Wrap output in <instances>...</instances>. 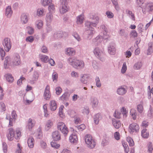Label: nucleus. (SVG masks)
<instances>
[{"label": "nucleus", "instance_id": "obj_37", "mask_svg": "<svg viewBox=\"0 0 153 153\" xmlns=\"http://www.w3.org/2000/svg\"><path fill=\"white\" fill-rule=\"evenodd\" d=\"M53 125L52 121L51 120L48 121L45 126V127L48 130L50 129Z\"/></svg>", "mask_w": 153, "mask_h": 153}, {"label": "nucleus", "instance_id": "obj_3", "mask_svg": "<svg viewBox=\"0 0 153 153\" xmlns=\"http://www.w3.org/2000/svg\"><path fill=\"white\" fill-rule=\"evenodd\" d=\"M139 126L138 124L132 123L128 126V131L131 134H135L139 131Z\"/></svg>", "mask_w": 153, "mask_h": 153}, {"label": "nucleus", "instance_id": "obj_25", "mask_svg": "<svg viewBox=\"0 0 153 153\" xmlns=\"http://www.w3.org/2000/svg\"><path fill=\"white\" fill-rule=\"evenodd\" d=\"M112 122L114 127L117 129L119 128L121 126V123L118 120L114 119L112 120Z\"/></svg>", "mask_w": 153, "mask_h": 153}, {"label": "nucleus", "instance_id": "obj_21", "mask_svg": "<svg viewBox=\"0 0 153 153\" xmlns=\"http://www.w3.org/2000/svg\"><path fill=\"white\" fill-rule=\"evenodd\" d=\"M49 105L50 109L52 111H54L57 108V105L56 102L55 100H52L50 101Z\"/></svg>", "mask_w": 153, "mask_h": 153}, {"label": "nucleus", "instance_id": "obj_8", "mask_svg": "<svg viewBox=\"0 0 153 153\" xmlns=\"http://www.w3.org/2000/svg\"><path fill=\"white\" fill-rule=\"evenodd\" d=\"M141 8L144 13H146V12H151L153 10V3H147L145 6H143Z\"/></svg>", "mask_w": 153, "mask_h": 153}, {"label": "nucleus", "instance_id": "obj_2", "mask_svg": "<svg viewBox=\"0 0 153 153\" xmlns=\"http://www.w3.org/2000/svg\"><path fill=\"white\" fill-rule=\"evenodd\" d=\"M95 56L102 62L104 61V54L103 51L98 47L95 48L93 51Z\"/></svg>", "mask_w": 153, "mask_h": 153}, {"label": "nucleus", "instance_id": "obj_6", "mask_svg": "<svg viewBox=\"0 0 153 153\" xmlns=\"http://www.w3.org/2000/svg\"><path fill=\"white\" fill-rule=\"evenodd\" d=\"M84 63L81 60L74 59V60L73 67L75 68L79 69L84 67Z\"/></svg>", "mask_w": 153, "mask_h": 153}, {"label": "nucleus", "instance_id": "obj_49", "mask_svg": "<svg viewBox=\"0 0 153 153\" xmlns=\"http://www.w3.org/2000/svg\"><path fill=\"white\" fill-rule=\"evenodd\" d=\"M114 117L118 119H119L121 117L122 115L121 112L117 111V112L116 111H115L114 114Z\"/></svg>", "mask_w": 153, "mask_h": 153}, {"label": "nucleus", "instance_id": "obj_13", "mask_svg": "<svg viewBox=\"0 0 153 153\" xmlns=\"http://www.w3.org/2000/svg\"><path fill=\"white\" fill-rule=\"evenodd\" d=\"M50 87L49 85H47L45 88L44 94V98L46 100H49L51 98V94L50 91Z\"/></svg>", "mask_w": 153, "mask_h": 153}, {"label": "nucleus", "instance_id": "obj_56", "mask_svg": "<svg viewBox=\"0 0 153 153\" xmlns=\"http://www.w3.org/2000/svg\"><path fill=\"white\" fill-rule=\"evenodd\" d=\"M64 107L63 105H61L59 108V114L60 117H63V114L62 111Z\"/></svg>", "mask_w": 153, "mask_h": 153}, {"label": "nucleus", "instance_id": "obj_15", "mask_svg": "<svg viewBox=\"0 0 153 153\" xmlns=\"http://www.w3.org/2000/svg\"><path fill=\"white\" fill-rule=\"evenodd\" d=\"M21 63L20 59L19 56L15 57L13 60L12 64H10L12 66L19 65Z\"/></svg>", "mask_w": 153, "mask_h": 153}, {"label": "nucleus", "instance_id": "obj_45", "mask_svg": "<svg viewBox=\"0 0 153 153\" xmlns=\"http://www.w3.org/2000/svg\"><path fill=\"white\" fill-rule=\"evenodd\" d=\"M35 123L34 122H32V120L31 119H29L28 121V128H31L35 125Z\"/></svg>", "mask_w": 153, "mask_h": 153}, {"label": "nucleus", "instance_id": "obj_59", "mask_svg": "<svg viewBox=\"0 0 153 153\" xmlns=\"http://www.w3.org/2000/svg\"><path fill=\"white\" fill-rule=\"evenodd\" d=\"M152 150H153V148L152 143L149 142L148 145V151L149 153H152Z\"/></svg>", "mask_w": 153, "mask_h": 153}, {"label": "nucleus", "instance_id": "obj_53", "mask_svg": "<svg viewBox=\"0 0 153 153\" xmlns=\"http://www.w3.org/2000/svg\"><path fill=\"white\" fill-rule=\"evenodd\" d=\"M127 140L130 146H133L134 145V142L132 139L130 137H128Z\"/></svg>", "mask_w": 153, "mask_h": 153}, {"label": "nucleus", "instance_id": "obj_31", "mask_svg": "<svg viewBox=\"0 0 153 153\" xmlns=\"http://www.w3.org/2000/svg\"><path fill=\"white\" fill-rule=\"evenodd\" d=\"M141 135L143 137L145 138H147L149 136V133L147 131V130L146 128L143 129L141 131Z\"/></svg>", "mask_w": 153, "mask_h": 153}, {"label": "nucleus", "instance_id": "obj_28", "mask_svg": "<svg viewBox=\"0 0 153 153\" xmlns=\"http://www.w3.org/2000/svg\"><path fill=\"white\" fill-rule=\"evenodd\" d=\"M84 15L83 14H81L78 16L76 18V23L78 24H81L84 20Z\"/></svg>", "mask_w": 153, "mask_h": 153}, {"label": "nucleus", "instance_id": "obj_4", "mask_svg": "<svg viewBox=\"0 0 153 153\" xmlns=\"http://www.w3.org/2000/svg\"><path fill=\"white\" fill-rule=\"evenodd\" d=\"M57 128L58 130H60L65 136H66L68 132L67 127L62 122H59L58 124Z\"/></svg>", "mask_w": 153, "mask_h": 153}, {"label": "nucleus", "instance_id": "obj_23", "mask_svg": "<svg viewBox=\"0 0 153 153\" xmlns=\"http://www.w3.org/2000/svg\"><path fill=\"white\" fill-rule=\"evenodd\" d=\"M102 118V116L100 114H96L94 117V123L96 124H97L99 123V121Z\"/></svg>", "mask_w": 153, "mask_h": 153}, {"label": "nucleus", "instance_id": "obj_54", "mask_svg": "<svg viewBox=\"0 0 153 153\" xmlns=\"http://www.w3.org/2000/svg\"><path fill=\"white\" fill-rule=\"evenodd\" d=\"M96 82V85L98 87H100L101 86V83L100 82V79L99 77H96L95 79Z\"/></svg>", "mask_w": 153, "mask_h": 153}, {"label": "nucleus", "instance_id": "obj_34", "mask_svg": "<svg viewBox=\"0 0 153 153\" xmlns=\"http://www.w3.org/2000/svg\"><path fill=\"white\" fill-rule=\"evenodd\" d=\"M130 114L134 120H135L136 119L137 113L136 110L134 109H131L130 111Z\"/></svg>", "mask_w": 153, "mask_h": 153}, {"label": "nucleus", "instance_id": "obj_10", "mask_svg": "<svg viewBox=\"0 0 153 153\" xmlns=\"http://www.w3.org/2000/svg\"><path fill=\"white\" fill-rule=\"evenodd\" d=\"M127 91L126 87L125 86H121L117 90V93L119 95H123L126 94Z\"/></svg>", "mask_w": 153, "mask_h": 153}, {"label": "nucleus", "instance_id": "obj_40", "mask_svg": "<svg viewBox=\"0 0 153 153\" xmlns=\"http://www.w3.org/2000/svg\"><path fill=\"white\" fill-rule=\"evenodd\" d=\"M147 116L148 117L150 118L153 117V108L150 105L148 112Z\"/></svg>", "mask_w": 153, "mask_h": 153}, {"label": "nucleus", "instance_id": "obj_35", "mask_svg": "<svg viewBox=\"0 0 153 153\" xmlns=\"http://www.w3.org/2000/svg\"><path fill=\"white\" fill-rule=\"evenodd\" d=\"M39 56L40 59L42 62L45 63L47 62L48 59V57L47 56L44 55H40Z\"/></svg>", "mask_w": 153, "mask_h": 153}, {"label": "nucleus", "instance_id": "obj_9", "mask_svg": "<svg viewBox=\"0 0 153 153\" xmlns=\"http://www.w3.org/2000/svg\"><path fill=\"white\" fill-rule=\"evenodd\" d=\"M9 133L7 135V137L8 140L12 141L15 138V131L12 128L8 129Z\"/></svg>", "mask_w": 153, "mask_h": 153}, {"label": "nucleus", "instance_id": "obj_39", "mask_svg": "<svg viewBox=\"0 0 153 153\" xmlns=\"http://www.w3.org/2000/svg\"><path fill=\"white\" fill-rule=\"evenodd\" d=\"M10 58L8 56H7L5 58V60L4 62V67L5 68L8 67V66L9 64V62L10 61Z\"/></svg>", "mask_w": 153, "mask_h": 153}, {"label": "nucleus", "instance_id": "obj_20", "mask_svg": "<svg viewBox=\"0 0 153 153\" xmlns=\"http://www.w3.org/2000/svg\"><path fill=\"white\" fill-rule=\"evenodd\" d=\"M64 34L67 35V33L66 32L63 33L62 31H58L54 33L53 36L55 38H58L64 36Z\"/></svg>", "mask_w": 153, "mask_h": 153}, {"label": "nucleus", "instance_id": "obj_1", "mask_svg": "<svg viewBox=\"0 0 153 153\" xmlns=\"http://www.w3.org/2000/svg\"><path fill=\"white\" fill-rule=\"evenodd\" d=\"M85 143L87 146L90 149H93L96 145V140L93 139L90 134H87L84 137Z\"/></svg>", "mask_w": 153, "mask_h": 153}, {"label": "nucleus", "instance_id": "obj_50", "mask_svg": "<svg viewBox=\"0 0 153 153\" xmlns=\"http://www.w3.org/2000/svg\"><path fill=\"white\" fill-rule=\"evenodd\" d=\"M0 109L1 112L4 111L6 110V106L3 102H1L0 103Z\"/></svg>", "mask_w": 153, "mask_h": 153}, {"label": "nucleus", "instance_id": "obj_12", "mask_svg": "<svg viewBox=\"0 0 153 153\" xmlns=\"http://www.w3.org/2000/svg\"><path fill=\"white\" fill-rule=\"evenodd\" d=\"M52 137L54 141H58L61 139V134L58 131H55L52 133Z\"/></svg>", "mask_w": 153, "mask_h": 153}, {"label": "nucleus", "instance_id": "obj_27", "mask_svg": "<svg viewBox=\"0 0 153 153\" xmlns=\"http://www.w3.org/2000/svg\"><path fill=\"white\" fill-rule=\"evenodd\" d=\"M27 143L28 146L30 148L33 147L34 140L32 137H29L27 140Z\"/></svg>", "mask_w": 153, "mask_h": 153}, {"label": "nucleus", "instance_id": "obj_63", "mask_svg": "<svg viewBox=\"0 0 153 153\" xmlns=\"http://www.w3.org/2000/svg\"><path fill=\"white\" fill-rule=\"evenodd\" d=\"M137 110L139 113H142L143 110L142 105L141 104L138 105L137 106Z\"/></svg>", "mask_w": 153, "mask_h": 153}, {"label": "nucleus", "instance_id": "obj_16", "mask_svg": "<svg viewBox=\"0 0 153 153\" xmlns=\"http://www.w3.org/2000/svg\"><path fill=\"white\" fill-rule=\"evenodd\" d=\"M85 27L86 30L91 29V28H93L92 27H96V24L93 23V22L87 21L85 23Z\"/></svg>", "mask_w": 153, "mask_h": 153}, {"label": "nucleus", "instance_id": "obj_61", "mask_svg": "<svg viewBox=\"0 0 153 153\" xmlns=\"http://www.w3.org/2000/svg\"><path fill=\"white\" fill-rule=\"evenodd\" d=\"M49 5H50L48 7V10L49 11V12H51V13H52L54 10V5L52 3Z\"/></svg>", "mask_w": 153, "mask_h": 153}, {"label": "nucleus", "instance_id": "obj_52", "mask_svg": "<svg viewBox=\"0 0 153 153\" xmlns=\"http://www.w3.org/2000/svg\"><path fill=\"white\" fill-rule=\"evenodd\" d=\"M46 26V29L47 33H48L52 30V28L50 24L47 23Z\"/></svg>", "mask_w": 153, "mask_h": 153}, {"label": "nucleus", "instance_id": "obj_36", "mask_svg": "<svg viewBox=\"0 0 153 153\" xmlns=\"http://www.w3.org/2000/svg\"><path fill=\"white\" fill-rule=\"evenodd\" d=\"M5 76L7 80L9 82H12L13 81V78L11 74H6V75H5Z\"/></svg>", "mask_w": 153, "mask_h": 153}, {"label": "nucleus", "instance_id": "obj_60", "mask_svg": "<svg viewBox=\"0 0 153 153\" xmlns=\"http://www.w3.org/2000/svg\"><path fill=\"white\" fill-rule=\"evenodd\" d=\"M51 144L52 147L56 149L59 148L60 146L59 144H57L55 142H51Z\"/></svg>", "mask_w": 153, "mask_h": 153}, {"label": "nucleus", "instance_id": "obj_30", "mask_svg": "<svg viewBox=\"0 0 153 153\" xmlns=\"http://www.w3.org/2000/svg\"><path fill=\"white\" fill-rule=\"evenodd\" d=\"M52 0H41V3L44 6H46L52 3Z\"/></svg>", "mask_w": 153, "mask_h": 153}, {"label": "nucleus", "instance_id": "obj_26", "mask_svg": "<svg viewBox=\"0 0 153 153\" xmlns=\"http://www.w3.org/2000/svg\"><path fill=\"white\" fill-rule=\"evenodd\" d=\"M86 33L88 35V38L91 39L92 37L94 34L95 33V31L94 28H91V29H87L86 31Z\"/></svg>", "mask_w": 153, "mask_h": 153}, {"label": "nucleus", "instance_id": "obj_24", "mask_svg": "<svg viewBox=\"0 0 153 153\" xmlns=\"http://www.w3.org/2000/svg\"><path fill=\"white\" fill-rule=\"evenodd\" d=\"M91 103L93 107H96L99 103L98 99L95 97H92L91 99Z\"/></svg>", "mask_w": 153, "mask_h": 153}, {"label": "nucleus", "instance_id": "obj_46", "mask_svg": "<svg viewBox=\"0 0 153 153\" xmlns=\"http://www.w3.org/2000/svg\"><path fill=\"white\" fill-rule=\"evenodd\" d=\"M121 112L124 117H126L128 111L124 107H122L121 109Z\"/></svg>", "mask_w": 153, "mask_h": 153}, {"label": "nucleus", "instance_id": "obj_19", "mask_svg": "<svg viewBox=\"0 0 153 153\" xmlns=\"http://www.w3.org/2000/svg\"><path fill=\"white\" fill-rule=\"evenodd\" d=\"M126 12L128 16L132 20L135 21V16L134 13L132 11L128 9H126Z\"/></svg>", "mask_w": 153, "mask_h": 153}, {"label": "nucleus", "instance_id": "obj_58", "mask_svg": "<svg viewBox=\"0 0 153 153\" xmlns=\"http://www.w3.org/2000/svg\"><path fill=\"white\" fill-rule=\"evenodd\" d=\"M93 20H94L95 22L93 23L96 24V26L98 23L99 20V18L98 16H94L92 17Z\"/></svg>", "mask_w": 153, "mask_h": 153}, {"label": "nucleus", "instance_id": "obj_17", "mask_svg": "<svg viewBox=\"0 0 153 153\" xmlns=\"http://www.w3.org/2000/svg\"><path fill=\"white\" fill-rule=\"evenodd\" d=\"M53 19V16L51 13L49 12L47 13L46 18L45 20L46 24H50Z\"/></svg>", "mask_w": 153, "mask_h": 153}, {"label": "nucleus", "instance_id": "obj_51", "mask_svg": "<svg viewBox=\"0 0 153 153\" xmlns=\"http://www.w3.org/2000/svg\"><path fill=\"white\" fill-rule=\"evenodd\" d=\"M105 14L107 16L108 18L111 19L113 17L114 15L113 13L109 11H108L106 12Z\"/></svg>", "mask_w": 153, "mask_h": 153}, {"label": "nucleus", "instance_id": "obj_32", "mask_svg": "<svg viewBox=\"0 0 153 153\" xmlns=\"http://www.w3.org/2000/svg\"><path fill=\"white\" fill-rule=\"evenodd\" d=\"M148 45L147 54L150 55L153 52V43L152 42L149 43Z\"/></svg>", "mask_w": 153, "mask_h": 153}, {"label": "nucleus", "instance_id": "obj_14", "mask_svg": "<svg viewBox=\"0 0 153 153\" xmlns=\"http://www.w3.org/2000/svg\"><path fill=\"white\" fill-rule=\"evenodd\" d=\"M69 140L71 143L76 144L78 140L77 136L76 134H71L69 137Z\"/></svg>", "mask_w": 153, "mask_h": 153}, {"label": "nucleus", "instance_id": "obj_5", "mask_svg": "<svg viewBox=\"0 0 153 153\" xmlns=\"http://www.w3.org/2000/svg\"><path fill=\"white\" fill-rule=\"evenodd\" d=\"M2 44L5 51L8 52L11 48L12 43L10 38H5L3 40Z\"/></svg>", "mask_w": 153, "mask_h": 153}, {"label": "nucleus", "instance_id": "obj_57", "mask_svg": "<svg viewBox=\"0 0 153 153\" xmlns=\"http://www.w3.org/2000/svg\"><path fill=\"white\" fill-rule=\"evenodd\" d=\"M76 127L80 131H82L85 128V126L84 124H82L79 126H77Z\"/></svg>", "mask_w": 153, "mask_h": 153}, {"label": "nucleus", "instance_id": "obj_38", "mask_svg": "<svg viewBox=\"0 0 153 153\" xmlns=\"http://www.w3.org/2000/svg\"><path fill=\"white\" fill-rule=\"evenodd\" d=\"M16 135L15 136V139L17 140L20 139L22 136L21 131L19 130H16Z\"/></svg>", "mask_w": 153, "mask_h": 153}, {"label": "nucleus", "instance_id": "obj_33", "mask_svg": "<svg viewBox=\"0 0 153 153\" xmlns=\"http://www.w3.org/2000/svg\"><path fill=\"white\" fill-rule=\"evenodd\" d=\"M21 21L24 23H26L28 21L27 16L25 13L22 14L21 16Z\"/></svg>", "mask_w": 153, "mask_h": 153}, {"label": "nucleus", "instance_id": "obj_44", "mask_svg": "<svg viewBox=\"0 0 153 153\" xmlns=\"http://www.w3.org/2000/svg\"><path fill=\"white\" fill-rule=\"evenodd\" d=\"M122 145L124 147L125 152L128 153L129 151V148L128 145L126 143H123Z\"/></svg>", "mask_w": 153, "mask_h": 153}, {"label": "nucleus", "instance_id": "obj_29", "mask_svg": "<svg viewBox=\"0 0 153 153\" xmlns=\"http://www.w3.org/2000/svg\"><path fill=\"white\" fill-rule=\"evenodd\" d=\"M13 12L11 10V7L8 6L6 10V15L8 17H10L11 16Z\"/></svg>", "mask_w": 153, "mask_h": 153}, {"label": "nucleus", "instance_id": "obj_43", "mask_svg": "<svg viewBox=\"0 0 153 153\" xmlns=\"http://www.w3.org/2000/svg\"><path fill=\"white\" fill-rule=\"evenodd\" d=\"M68 92H65L60 97V99L62 100H67L68 99Z\"/></svg>", "mask_w": 153, "mask_h": 153}, {"label": "nucleus", "instance_id": "obj_18", "mask_svg": "<svg viewBox=\"0 0 153 153\" xmlns=\"http://www.w3.org/2000/svg\"><path fill=\"white\" fill-rule=\"evenodd\" d=\"M65 54L68 55H74L75 53L74 50L71 48H66L65 49Z\"/></svg>", "mask_w": 153, "mask_h": 153}, {"label": "nucleus", "instance_id": "obj_41", "mask_svg": "<svg viewBox=\"0 0 153 153\" xmlns=\"http://www.w3.org/2000/svg\"><path fill=\"white\" fill-rule=\"evenodd\" d=\"M113 5L116 10H118L119 9L118 4L117 0H111Z\"/></svg>", "mask_w": 153, "mask_h": 153}, {"label": "nucleus", "instance_id": "obj_7", "mask_svg": "<svg viewBox=\"0 0 153 153\" xmlns=\"http://www.w3.org/2000/svg\"><path fill=\"white\" fill-rule=\"evenodd\" d=\"M103 36L99 35L97 36L96 37L93 39L94 42H97V43H100L101 42L103 39H108V36H107V30L106 31H103Z\"/></svg>", "mask_w": 153, "mask_h": 153}, {"label": "nucleus", "instance_id": "obj_11", "mask_svg": "<svg viewBox=\"0 0 153 153\" xmlns=\"http://www.w3.org/2000/svg\"><path fill=\"white\" fill-rule=\"evenodd\" d=\"M115 45L114 42H111L108 46V51L111 55H114L115 53Z\"/></svg>", "mask_w": 153, "mask_h": 153}, {"label": "nucleus", "instance_id": "obj_47", "mask_svg": "<svg viewBox=\"0 0 153 153\" xmlns=\"http://www.w3.org/2000/svg\"><path fill=\"white\" fill-rule=\"evenodd\" d=\"M58 77V74L56 72H53L52 75V78L53 80L55 82L57 81V78Z\"/></svg>", "mask_w": 153, "mask_h": 153}, {"label": "nucleus", "instance_id": "obj_22", "mask_svg": "<svg viewBox=\"0 0 153 153\" xmlns=\"http://www.w3.org/2000/svg\"><path fill=\"white\" fill-rule=\"evenodd\" d=\"M80 81L83 84H86L87 83V80L89 76L87 74H82L80 76Z\"/></svg>", "mask_w": 153, "mask_h": 153}, {"label": "nucleus", "instance_id": "obj_62", "mask_svg": "<svg viewBox=\"0 0 153 153\" xmlns=\"http://www.w3.org/2000/svg\"><path fill=\"white\" fill-rule=\"evenodd\" d=\"M56 93L58 95H59L62 92V89L60 87H57L56 88Z\"/></svg>", "mask_w": 153, "mask_h": 153}, {"label": "nucleus", "instance_id": "obj_42", "mask_svg": "<svg viewBox=\"0 0 153 153\" xmlns=\"http://www.w3.org/2000/svg\"><path fill=\"white\" fill-rule=\"evenodd\" d=\"M142 66V63L141 62H137L136 63L134 66V68L136 70H138Z\"/></svg>", "mask_w": 153, "mask_h": 153}, {"label": "nucleus", "instance_id": "obj_64", "mask_svg": "<svg viewBox=\"0 0 153 153\" xmlns=\"http://www.w3.org/2000/svg\"><path fill=\"white\" fill-rule=\"evenodd\" d=\"M18 149L16 151V153H21L22 147L21 146L20 144L18 143L17 144Z\"/></svg>", "mask_w": 153, "mask_h": 153}, {"label": "nucleus", "instance_id": "obj_48", "mask_svg": "<svg viewBox=\"0 0 153 153\" xmlns=\"http://www.w3.org/2000/svg\"><path fill=\"white\" fill-rule=\"evenodd\" d=\"M127 69V67L126 65V62H124L123 63V66L121 70V73L123 74H124L126 72Z\"/></svg>", "mask_w": 153, "mask_h": 153}, {"label": "nucleus", "instance_id": "obj_55", "mask_svg": "<svg viewBox=\"0 0 153 153\" xmlns=\"http://www.w3.org/2000/svg\"><path fill=\"white\" fill-rule=\"evenodd\" d=\"M73 36L78 42H79L81 40V39L80 37L77 33L75 32L73 33Z\"/></svg>", "mask_w": 153, "mask_h": 153}]
</instances>
